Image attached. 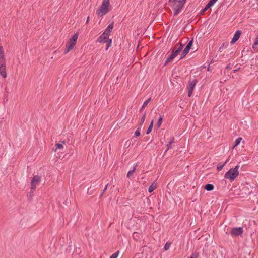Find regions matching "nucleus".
Instances as JSON below:
<instances>
[{
    "instance_id": "obj_1",
    "label": "nucleus",
    "mask_w": 258,
    "mask_h": 258,
    "mask_svg": "<svg viewBox=\"0 0 258 258\" xmlns=\"http://www.w3.org/2000/svg\"><path fill=\"white\" fill-rule=\"evenodd\" d=\"M111 9L110 0H103L96 13L99 17H102L108 13Z\"/></svg>"
},
{
    "instance_id": "obj_2",
    "label": "nucleus",
    "mask_w": 258,
    "mask_h": 258,
    "mask_svg": "<svg viewBox=\"0 0 258 258\" xmlns=\"http://www.w3.org/2000/svg\"><path fill=\"white\" fill-rule=\"evenodd\" d=\"M186 0H169V4L174 11V15H177L182 8Z\"/></svg>"
},
{
    "instance_id": "obj_3",
    "label": "nucleus",
    "mask_w": 258,
    "mask_h": 258,
    "mask_svg": "<svg viewBox=\"0 0 258 258\" xmlns=\"http://www.w3.org/2000/svg\"><path fill=\"white\" fill-rule=\"evenodd\" d=\"M79 37L78 33H76L72 36H71L66 44L65 49L64 50V53L67 54L69 52L72 50L76 44L77 39Z\"/></svg>"
},
{
    "instance_id": "obj_4",
    "label": "nucleus",
    "mask_w": 258,
    "mask_h": 258,
    "mask_svg": "<svg viewBox=\"0 0 258 258\" xmlns=\"http://www.w3.org/2000/svg\"><path fill=\"white\" fill-rule=\"evenodd\" d=\"M6 67V59L5 57L4 50L2 46H0V74L5 78L7 77Z\"/></svg>"
},
{
    "instance_id": "obj_5",
    "label": "nucleus",
    "mask_w": 258,
    "mask_h": 258,
    "mask_svg": "<svg viewBox=\"0 0 258 258\" xmlns=\"http://www.w3.org/2000/svg\"><path fill=\"white\" fill-rule=\"evenodd\" d=\"M239 165H236L234 168L230 169L225 173V178L229 179L231 182L233 181L239 174Z\"/></svg>"
},
{
    "instance_id": "obj_6",
    "label": "nucleus",
    "mask_w": 258,
    "mask_h": 258,
    "mask_svg": "<svg viewBox=\"0 0 258 258\" xmlns=\"http://www.w3.org/2000/svg\"><path fill=\"white\" fill-rule=\"evenodd\" d=\"M183 45L180 44L179 46H176L175 48L173 49L171 55L167 58L165 65L173 60L175 57H176L179 53L183 49Z\"/></svg>"
},
{
    "instance_id": "obj_7",
    "label": "nucleus",
    "mask_w": 258,
    "mask_h": 258,
    "mask_svg": "<svg viewBox=\"0 0 258 258\" xmlns=\"http://www.w3.org/2000/svg\"><path fill=\"white\" fill-rule=\"evenodd\" d=\"M41 180L40 177L36 175L34 176L31 182V187L33 190H35L37 187V186L39 184Z\"/></svg>"
},
{
    "instance_id": "obj_8",
    "label": "nucleus",
    "mask_w": 258,
    "mask_h": 258,
    "mask_svg": "<svg viewBox=\"0 0 258 258\" xmlns=\"http://www.w3.org/2000/svg\"><path fill=\"white\" fill-rule=\"evenodd\" d=\"M243 228L241 227L233 228L231 230V234L232 236H238L243 233Z\"/></svg>"
},
{
    "instance_id": "obj_9",
    "label": "nucleus",
    "mask_w": 258,
    "mask_h": 258,
    "mask_svg": "<svg viewBox=\"0 0 258 258\" xmlns=\"http://www.w3.org/2000/svg\"><path fill=\"white\" fill-rule=\"evenodd\" d=\"M108 37L109 35H106L105 33H103L98 38L97 41L101 43H106L108 42Z\"/></svg>"
},
{
    "instance_id": "obj_10",
    "label": "nucleus",
    "mask_w": 258,
    "mask_h": 258,
    "mask_svg": "<svg viewBox=\"0 0 258 258\" xmlns=\"http://www.w3.org/2000/svg\"><path fill=\"white\" fill-rule=\"evenodd\" d=\"M241 32L239 30H238L235 32L233 37L232 38V39L231 41V44H233L238 40V39L239 38V37L241 35Z\"/></svg>"
},
{
    "instance_id": "obj_11",
    "label": "nucleus",
    "mask_w": 258,
    "mask_h": 258,
    "mask_svg": "<svg viewBox=\"0 0 258 258\" xmlns=\"http://www.w3.org/2000/svg\"><path fill=\"white\" fill-rule=\"evenodd\" d=\"M113 28V24L112 23L110 24L106 28L105 31L104 32L106 35H110L111 32L112 31Z\"/></svg>"
},
{
    "instance_id": "obj_12",
    "label": "nucleus",
    "mask_w": 258,
    "mask_h": 258,
    "mask_svg": "<svg viewBox=\"0 0 258 258\" xmlns=\"http://www.w3.org/2000/svg\"><path fill=\"white\" fill-rule=\"evenodd\" d=\"M217 1L218 0H210L206 5L205 8L204 9V11H205L207 10L208 9H209L210 7L213 6Z\"/></svg>"
},
{
    "instance_id": "obj_13",
    "label": "nucleus",
    "mask_w": 258,
    "mask_h": 258,
    "mask_svg": "<svg viewBox=\"0 0 258 258\" xmlns=\"http://www.w3.org/2000/svg\"><path fill=\"white\" fill-rule=\"evenodd\" d=\"M196 83H191L189 86V90H188V97H190L192 94V92L194 91L195 86Z\"/></svg>"
},
{
    "instance_id": "obj_14",
    "label": "nucleus",
    "mask_w": 258,
    "mask_h": 258,
    "mask_svg": "<svg viewBox=\"0 0 258 258\" xmlns=\"http://www.w3.org/2000/svg\"><path fill=\"white\" fill-rule=\"evenodd\" d=\"M190 49L191 48H189V47H188L187 46H186V47L183 50V51L181 54V56L180 57V59H182L185 56V55L189 52Z\"/></svg>"
},
{
    "instance_id": "obj_15",
    "label": "nucleus",
    "mask_w": 258,
    "mask_h": 258,
    "mask_svg": "<svg viewBox=\"0 0 258 258\" xmlns=\"http://www.w3.org/2000/svg\"><path fill=\"white\" fill-rule=\"evenodd\" d=\"M157 188V184L155 182L153 183L148 189V191L151 193Z\"/></svg>"
},
{
    "instance_id": "obj_16",
    "label": "nucleus",
    "mask_w": 258,
    "mask_h": 258,
    "mask_svg": "<svg viewBox=\"0 0 258 258\" xmlns=\"http://www.w3.org/2000/svg\"><path fill=\"white\" fill-rule=\"evenodd\" d=\"M242 138L241 137H239V138H237L234 142V144L233 145V148H234L235 147H236L237 146H238L240 144V143L242 141Z\"/></svg>"
},
{
    "instance_id": "obj_17",
    "label": "nucleus",
    "mask_w": 258,
    "mask_h": 258,
    "mask_svg": "<svg viewBox=\"0 0 258 258\" xmlns=\"http://www.w3.org/2000/svg\"><path fill=\"white\" fill-rule=\"evenodd\" d=\"M205 188L207 191H211L214 189V186L212 184H208L206 185Z\"/></svg>"
},
{
    "instance_id": "obj_18",
    "label": "nucleus",
    "mask_w": 258,
    "mask_h": 258,
    "mask_svg": "<svg viewBox=\"0 0 258 258\" xmlns=\"http://www.w3.org/2000/svg\"><path fill=\"white\" fill-rule=\"evenodd\" d=\"M153 123H154V121L153 120H152L150 123V124L147 130V133L146 134H149L150 133V132H151V131L153 129Z\"/></svg>"
},
{
    "instance_id": "obj_19",
    "label": "nucleus",
    "mask_w": 258,
    "mask_h": 258,
    "mask_svg": "<svg viewBox=\"0 0 258 258\" xmlns=\"http://www.w3.org/2000/svg\"><path fill=\"white\" fill-rule=\"evenodd\" d=\"M151 100V98H149L145 102H144V103H143V104L142 105L141 110H143L144 108H145L147 106V105L150 102Z\"/></svg>"
},
{
    "instance_id": "obj_20",
    "label": "nucleus",
    "mask_w": 258,
    "mask_h": 258,
    "mask_svg": "<svg viewBox=\"0 0 258 258\" xmlns=\"http://www.w3.org/2000/svg\"><path fill=\"white\" fill-rule=\"evenodd\" d=\"M227 163V161H225L223 164H219L217 166V168L218 169V171H220L221 170L223 167L225 165V164Z\"/></svg>"
},
{
    "instance_id": "obj_21",
    "label": "nucleus",
    "mask_w": 258,
    "mask_h": 258,
    "mask_svg": "<svg viewBox=\"0 0 258 258\" xmlns=\"http://www.w3.org/2000/svg\"><path fill=\"white\" fill-rule=\"evenodd\" d=\"M136 170V167L134 168L133 170H131V171H130L128 173H127V177L128 178H130L131 176H132L134 172H135V171Z\"/></svg>"
},
{
    "instance_id": "obj_22",
    "label": "nucleus",
    "mask_w": 258,
    "mask_h": 258,
    "mask_svg": "<svg viewBox=\"0 0 258 258\" xmlns=\"http://www.w3.org/2000/svg\"><path fill=\"white\" fill-rule=\"evenodd\" d=\"M55 145H56V148L54 150L55 152H56V150L57 149H62L63 148V145L61 144L57 143V144H56Z\"/></svg>"
},
{
    "instance_id": "obj_23",
    "label": "nucleus",
    "mask_w": 258,
    "mask_h": 258,
    "mask_svg": "<svg viewBox=\"0 0 258 258\" xmlns=\"http://www.w3.org/2000/svg\"><path fill=\"white\" fill-rule=\"evenodd\" d=\"M199 256V253L197 252H195L193 253L190 256V258H198Z\"/></svg>"
},
{
    "instance_id": "obj_24",
    "label": "nucleus",
    "mask_w": 258,
    "mask_h": 258,
    "mask_svg": "<svg viewBox=\"0 0 258 258\" xmlns=\"http://www.w3.org/2000/svg\"><path fill=\"white\" fill-rule=\"evenodd\" d=\"M162 120H163L162 117H160L159 118L158 121L157 122V125H158V127H159L160 126V125H161V124L162 123Z\"/></svg>"
},
{
    "instance_id": "obj_25",
    "label": "nucleus",
    "mask_w": 258,
    "mask_h": 258,
    "mask_svg": "<svg viewBox=\"0 0 258 258\" xmlns=\"http://www.w3.org/2000/svg\"><path fill=\"white\" fill-rule=\"evenodd\" d=\"M119 253V251H118L117 252L113 253L111 256L110 258H117L118 254Z\"/></svg>"
},
{
    "instance_id": "obj_26",
    "label": "nucleus",
    "mask_w": 258,
    "mask_h": 258,
    "mask_svg": "<svg viewBox=\"0 0 258 258\" xmlns=\"http://www.w3.org/2000/svg\"><path fill=\"white\" fill-rule=\"evenodd\" d=\"M108 43V44H107V46L106 48V49L107 50L110 47V46L111 45V44H112V40L111 39H109L108 40V42H107Z\"/></svg>"
},
{
    "instance_id": "obj_27",
    "label": "nucleus",
    "mask_w": 258,
    "mask_h": 258,
    "mask_svg": "<svg viewBox=\"0 0 258 258\" xmlns=\"http://www.w3.org/2000/svg\"><path fill=\"white\" fill-rule=\"evenodd\" d=\"M170 246V244L168 243H166L164 246V249L165 250H168Z\"/></svg>"
},
{
    "instance_id": "obj_28",
    "label": "nucleus",
    "mask_w": 258,
    "mask_h": 258,
    "mask_svg": "<svg viewBox=\"0 0 258 258\" xmlns=\"http://www.w3.org/2000/svg\"><path fill=\"white\" fill-rule=\"evenodd\" d=\"M145 118H146V114H144L143 115V116H142V118L141 119V124H143L144 122V121L145 120Z\"/></svg>"
},
{
    "instance_id": "obj_29",
    "label": "nucleus",
    "mask_w": 258,
    "mask_h": 258,
    "mask_svg": "<svg viewBox=\"0 0 258 258\" xmlns=\"http://www.w3.org/2000/svg\"><path fill=\"white\" fill-rule=\"evenodd\" d=\"M135 135L137 137H139L140 136V132L139 129H138L136 131V132H135Z\"/></svg>"
},
{
    "instance_id": "obj_30",
    "label": "nucleus",
    "mask_w": 258,
    "mask_h": 258,
    "mask_svg": "<svg viewBox=\"0 0 258 258\" xmlns=\"http://www.w3.org/2000/svg\"><path fill=\"white\" fill-rule=\"evenodd\" d=\"M192 44H193V39H192L191 40H190L189 41V42L188 43L187 46H188V47H189V48H191Z\"/></svg>"
},
{
    "instance_id": "obj_31",
    "label": "nucleus",
    "mask_w": 258,
    "mask_h": 258,
    "mask_svg": "<svg viewBox=\"0 0 258 258\" xmlns=\"http://www.w3.org/2000/svg\"><path fill=\"white\" fill-rule=\"evenodd\" d=\"M192 44H193V39H192L191 40H190L189 41V42L188 43L187 46H188V47H189V48H191Z\"/></svg>"
},
{
    "instance_id": "obj_32",
    "label": "nucleus",
    "mask_w": 258,
    "mask_h": 258,
    "mask_svg": "<svg viewBox=\"0 0 258 258\" xmlns=\"http://www.w3.org/2000/svg\"><path fill=\"white\" fill-rule=\"evenodd\" d=\"M254 45H258V37L255 39V42H254Z\"/></svg>"
},
{
    "instance_id": "obj_33",
    "label": "nucleus",
    "mask_w": 258,
    "mask_h": 258,
    "mask_svg": "<svg viewBox=\"0 0 258 258\" xmlns=\"http://www.w3.org/2000/svg\"><path fill=\"white\" fill-rule=\"evenodd\" d=\"M171 143H169L168 145H167V149H169L170 147H171Z\"/></svg>"
},
{
    "instance_id": "obj_34",
    "label": "nucleus",
    "mask_w": 258,
    "mask_h": 258,
    "mask_svg": "<svg viewBox=\"0 0 258 258\" xmlns=\"http://www.w3.org/2000/svg\"><path fill=\"white\" fill-rule=\"evenodd\" d=\"M255 46H256V45H254V44H253V46H252V48H253L254 49H255L256 48Z\"/></svg>"
},
{
    "instance_id": "obj_35",
    "label": "nucleus",
    "mask_w": 258,
    "mask_h": 258,
    "mask_svg": "<svg viewBox=\"0 0 258 258\" xmlns=\"http://www.w3.org/2000/svg\"><path fill=\"white\" fill-rule=\"evenodd\" d=\"M89 20V17H88L87 19L86 23H88Z\"/></svg>"
},
{
    "instance_id": "obj_36",
    "label": "nucleus",
    "mask_w": 258,
    "mask_h": 258,
    "mask_svg": "<svg viewBox=\"0 0 258 258\" xmlns=\"http://www.w3.org/2000/svg\"><path fill=\"white\" fill-rule=\"evenodd\" d=\"M172 142H173V140L172 141H171V142L170 143H172Z\"/></svg>"
}]
</instances>
